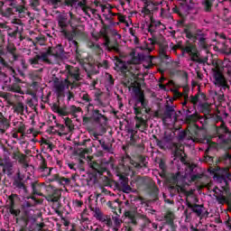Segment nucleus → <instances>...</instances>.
<instances>
[{
  "instance_id": "5701e85b",
  "label": "nucleus",
  "mask_w": 231,
  "mask_h": 231,
  "mask_svg": "<svg viewBox=\"0 0 231 231\" xmlns=\"http://www.w3.org/2000/svg\"><path fill=\"white\" fill-rule=\"evenodd\" d=\"M125 217H128L129 220H131V223H133V225H136V218L134 216V212L133 211H125Z\"/></svg>"
},
{
  "instance_id": "49530a36",
  "label": "nucleus",
  "mask_w": 231,
  "mask_h": 231,
  "mask_svg": "<svg viewBox=\"0 0 231 231\" xmlns=\"http://www.w3.org/2000/svg\"><path fill=\"white\" fill-rule=\"evenodd\" d=\"M200 178H203V175L199 173L191 175V181H197V180H200Z\"/></svg>"
},
{
  "instance_id": "09e8293b",
  "label": "nucleus",
  "mask_w": 231,
  "mask_h": 231,
  "mask_svg": "<svg viewBox=\"0 0 231 231\" xmlns=\"http://www.w3.org/2000/svg\"><path fill=\"white\" fill-rule=\"evenodd\" d=\"M18 162L21 164L26 162V155L20 154V156H18Z\"/></svg>"
},
{
  "instance_id": "1a4fd4ad",
  "label": "nucleus",
  "mask_w": 231,
  "mask_h": 231,
  "mask_svg": "<svg viewBox=\"0 0 231 231\" xmlns=\"http://www.w3.org/2000/svg\"><path fill=\"white\" fill-rule=\"evenodd\" d=\"M186 205L188 208H190L192 212L196 214V216H198V217H201L205 210V208L203 207V205H198V204L192 205V203L189 201H187Z\"/></svg>"
},
{
  "instance_id": "412c9836",
  "label": "nucleus",
  "mask_w": 231,
  "mask_h": 231,
  "mask_svg": "<svg viewBox=\"0 0 231 231\" xmlns=\"http://www.w3.org/2000/svg\"><path fill=\"white\" fill-rule=\"evenodd\" d=\"M81 112H82V108H80L79 106H76L73 105L69 106V115H72V116H77V113H81Z\"/></svg>"
},
{
  "instance_id": "2f4dec72",
  "label": "nucleus",
  "mask_w": 231,
  "mask_h": 231,
  "mask_svg": "<svg viewBox=\"0 0 231 231\" xmlns=\"http://www.w3.org/2000/svg\"><path fill=\"white\" fill-rule=\"evenodd\" d=\"M121 189L123 190V192H125L126 194H129V192H131L132 190L130 186L125 182L121 183Z\"/></svg>"
},
{
  "instance_id": "58836bf2",
  "label": "nucleus",
  "mask_w": 231,
  "mask_h": 231,
  "mask_svg": "<svg viewBox=\"0 0 231 231\" xmlns=\"http://www.w3.org/2000/svg\"><path fill=\"white\" fill-rule=\"evenodd\" d=\"M88 152H89L88 149H79V150H78V154L80 156V158H84V156H86V154H88Z\"/></svg>"
},
{
  "instance_id": "a18cd8bd",
  "label": "nucleus",
  "mask_w": 231,
  "mask_h": 231,
  "mask_svg": "<svg viewBox=\"0 0 231 231\" xmlns=\"http://www.w3.org/2000/svg\"><path fill=\"white\" fill-rule=\"evenodd\" d=\"M7 51L12 55H15V47L14 45H8Z\"/></svg>"
},
{
  "instance_id": "9d476101",
  "label": "nucleus",
  "mask_w": 231,
  "mask_h": 231,
  "mask_svg": "<svg viewBox=\"0 0 231 231\" xmlns=\"http://www.w3.org/2000/svg\"><path fill=\"white\" fill-rule=\"evenodd\" d=\"M99 35H100V37H103V39L105 40L104 45L106 46V50H107L108 51H112V50H113L114 51H116V52L119 51L118 47H116V46H112V47L109 46V37L107 36V32H106L105 29H104V30H101V31L99 32Z\"/></svg>"
},
{
  "instance_id": "f704fd0d",
  "label": "nucleus",
  "mask_w": 231,
  "mask_h": 231,
  "mask_svg": "<svg viewBox=\"0 0 231 231\" xmlns=\"http://www.w3.org/2000/svg\"><path fill=\"white\" fill-rule=\"evenodd\" d=\"M59 181L60 185H70L71 183V180L64 177L60 178Z\"/></svg>"
},
{
  "instance_id": "69168bd1",
  "label": "nucleus",
  "mask_w": 231,
  "mask_h": 231,
  "mask_svg": "<svg viewBox=\"0 0 231 231\" xmlns=\"http://www.w3.org/2000/svg\"><path fill=\"white\" fill-rule=\"evenodd\" d=\"M75 96L73 95V92H69L68 94V100H71Z\"/></svg>"
},
{
  "instance_id": "aec40b11",
  "label": "nucleus",
  "mask_w": 231,
  "mask_h": 231,
  "mask_svg": "<svg viewBox=\"0 0 231 231\" xmlns=\"http://www.w3.org/2000/svg\"><path fill=\"white\" fill-rule=\"evenodd\" d=\"M4 172H8V174H12L14 172V162L7 161L4 165Z\"/></svg>"
},
{
  "instance_id": "ddd939ff",
  "label": "nucleus",
  "mask_w": 231,
  "mask_h": 231,
  "mask_svg": "<svg viewBox=\"0 0 231 231\" xmlns=\"http://www.w3.org/2000/svg\"><path fill=\"white\" fill-rule=\"evenodd\" d=\"M39 171L42 172V176L46 177L51 174V168H48L46 160L42 159L39 166Z\"/></svg>"
},
{
  "instance_id": "37998d69",
  "label": "nucleus",
  "mask_w": 231,
  "mask_h": 231,
  "mask_svg": "<svg viewBox=\"0 0 231 231\" xmlns=\"http://www.w3.org/2000/svg\"><path fill=\"white\" fill-rule=\"evenodd\" d=\"M102 149H104V151H110L111 148L109 147V145L106 144V142L102 141V140H99L98 141Z\"/></svg>"
},
{
  "instance_id": "c85d7f7f",
  "label": "nucleus",
  "mask_w": 231,
  "mask_h": 231,
  "mask_svg": "<svg viewBox=\"0 0 231 231\" xmlns=\"http://www.w3.org/2000/svg\"><path fill=\"white\" fill-rule=\"evenodd\" d=\"M39 60H41V55H36L34 58H31L29 60V63L31 66H32V68H35V66L39 64Z\"/></svg>"
},
{
  "instance_id": "20e7f679",
  "label": "nucleus",
  "mask_w": 231,
  "mask_h": 231,
  "mask_svg": "<svg viewBox=\"0 0 231 231\" xmlns=\"http://www.w3.org/2000/svg\"><path fill=\"white\" fill-rule=\"evenodd\" d=\"M51 85L56 93H62L64 89H68L69 86H71V81H69L68 78L60 79L57 77H53L51 80Z\"/></svg>"
},
{
  "instance_id": "2eb2a0df",
  "label": "nucleus",
  "mask_w": 231,
  "mask_h": 231,
  "mask_svg": "<svg viewBox=\"0 0 231 231\" xmlns=\"http://www.w3.org/2000/svg\"><path fill=\"white\" fill-rule=\"evenodd\" d=\"M164 118H173V120H176L178 118L176 116V111H174V108L172 106H166Z\"/></svg>"
},
{
  "instance_id": "0e129e2a",
  "label": "nucleus",
  "mask_w": 231,
  "mask_h": 231,
  "mask_svg": "<svg viewBox=\"0 0 231 231\" xmlns=\"http://www.w3.org/2000/svg\"><path fill=\"white\" fill-rule=\"evenodd\" d=\"M197 77H198V79H199V80H203V74H201V72L198 71Z\"/></svg>"
},
{
  "instance_id": "e2e57ef3",
  "label": "nucleus",
  "mask_w": 231,
  "mask_h": 231,
  "mask_svg": "<svg viewBox=\"0 0 231 231\" xmlns=\"http://www.w3.org/2000/svg\"><path fill=\"white\" fill-rule=\"evenodd\" d=\"M108 79H109V85L113 86V84H115V82L113 81V77H111V75H108Z\"/></svg>"
},
{
  "instance_id": "0eeeda50",
  "label": "nucleus",
  "mask_w": 231,
  "mask_h": 231,
  "mask_svg": "<svg viewBox=\"0 0 231 231\" xmlns=\"http://www.w3.org/2000/svg\"><path fill=\"white\" fill-rule=\"evenodd\" d=\"M138 60L134 59L133 63L134 64H140V61L143 60V62H146V64H143L144 68H152V59L154 57L152 56H145L142 53L137 54Z\"/></svg>"
},
{
  "instance_id": "774afa93",
  "label": "nucleus",
  "mask_w": 231,
  "mask_h": 231,
  "mask_svg": "<svg viewBox=\"0 0 231 231\" xmlns=\"http://www.w3.org/2000/svg\"><path fill=\"white\" fill-rule=\"evenodd\" d=\"M89 9V7H88V6H85V7H82V11L85 13V14H87V15H88V10Z\"/></svg>"
},
{
  "instance_id": "7c9ffc66",
  "label": "nucleus",
  "mask_w": 231,
  "mask_h": 231,
  "mask_svg": "<svg viewBox=\"0 0 231 231\" xmlns=\"http://www.w3.org/2000/svg\"><path fill=\"white\" fill-rule=\"evenodd\" d=\"M174 213L168 211L164 217L165 220L167 221V223H172V221H174Z\"/></svg>"
},
{
  "instance_id": "7ed1b4c3",
  "label": "nucleus",
  "mask_w": 231,
  "mask_h": 231,
  "mask_svg": "<svg viewBox=\"0 0 231 231\" xmlns=\"http://www.w3.org/2000/svg\"><path fill=\"white\" fill-rule=\"evenodd\" d=\"M213 71V79L215 86L217 88H222V89H230L228 86V81L225 79L223 72H221V69L218 65H216L215 68L212 69Z\"/></svg>"
},
{
  "instance_id": "bb28decb",
  "label": "nucleus",
  "mask_w": 231,
  "mask_h": 231,
  "mask_svg": "<svg viewBox=\"0 0 231 231\" xmlns=\"http://www.w3.org/2000/svg\"><path fill=\"white\" fill-rule=\"evenodd\" d=\"M189 57L190 60L193 62H201V58H199V52H198V50L195 51V53H191Z\"/></svg>"
},
{
  "instance_id": "a878e982",
  "label": "nucleus",
  "mask_w": 231,
  "mask_h": 231,
  "mask_svg": "<svg viewBox=\"0 0 231 231\" xmlns=\"http://www.w3.org/2000/svg\"><path fill=\"white\" fill-rule=\"evenodd\" d=\"M15 113L23 115L24 113V105L23 103H18L14 106Z\"/></svg>"
},
{
  "instance_id": "338daca9",
  "label": "nucleus",
  "mask_w": 231,
  "mask_h": 231,
  "mask_svg": "<svg viewBox=\"0 0 231 231\" xmlns=\"http://www.w3.org/2000/svg\"><path fill=\"white\" fill-rule=\"evenodd\" d=\"M184 214H185V216H186V219H189V218H190V214L189 215V210H185L184 211Z\"/></svg>"
},
{
  "instance_id": "603ef678",
  "label": "nucleus",
  "mask_w": 231,
  "mask_h": 231,
  "mask_svg": "<svg viewBox=\"0 0 231 231\" xmlns=\"http://www.w3.org/2000/svg\"><path fill=\"white\" fill-rule=\"evenodd\" d=\"M6 122H7L6 117H5V116L3 115V113L0 112V124L5 125V124H6Z\"/></svg>"
},
{
  "instance_id": "bf43d9fd",
  "label": "nucleus",
  "mask_w": 231,
  "mask_h": 231,
  "mask_svg": "<svg viewBox=\"0 0 231 231\" xmlns=\"http://www.w3.org/2000/svg\"><path fill=\"white\" fill-rule=\"evenodd\" d=\"M60 109V106H57V105H53V111L54 113H58L59 114V110Z\"/></svg>"
},
{
  "instance_id": "c9c22d12",
  "label": "nucleus",
  "mask_w": 231,
  "mask_h": 231,
  "mask_svg": "<svg viewBox=\"0 0 231 231\" xmlns=\"http://www.w3.org/2000/svg\"><path fill=\"white\" fill-rule=\"evenodd\" d=\"M64 120H65V125L68 127L69 131V132L73 131V125H71V119H69V117H67Z\"/></svg>"
},
{
  "instance_id": "423d86ee",
  "label": "nucleus",
  "mask_w": 231,
  "mask_h": 231,
  "mask_svg": "<svg viewBox=\"0 0 231 231\" xmlns=\"http://www.w3.org/2000/svg\"><path fill=\"white\" fill-rule=\"evenodd\" d=\"M184 33L187 37V39H190L191 41H199L200 44H202V46L205 44V35L201 34V33H198V32H193L192 29L190 28H186L184 29Z\"/></svg>"
},
{
  "instance_id": "3c124183",
  "label": "nucleus",
  "mask_w": 231,
  "mask_h": 231,
  "mask_svg": "<svg viewBox=\"0 0 231 231\" xmlns=\"http://www.w3.org/2000/svg\"><path fill=\"white\" fill-rule=\"evenodd\" d=\"M119 64H120L119 68L121 71H125L127 69V65L125 64V62L120 61Z\"/></svg>"
},
{
  "instance_id": "e433bc0d",
  "label": "nucleus",
  "mask_w": 231,
  "mask_h": 231,
  "mask_svg": "<svg viewBox=\"0 0 231 231\" xmlns=\"http://www.w3.org/2000/svg\"><path fill=\"white\" fill-rule=\"evenodd\" d=\"M9 91H14V93H19L21 91V88L17 85H10Z\"/></svg>"
},
{
  "instance_id": "4c0bfd02",
  "label": "nucleus",
  "mask_w": 231,
  "mask_h": 231,
  "mask_svg": "<svg viewBox=\"0 0 231 231\" xmlns=\"http://www.w3.org/2000/svg\"><path fill=\"white\" fill-rule=\"evenodd\" d=\"M22 170H20L21 172H23V174H24V172H26L28 171V169H30V164H28V162H22Z\"/></svg>"
},
{
  "instance_id": "ea45409f",
  "label": "nucleus",
  "mask_w": 231,
  "mask_h": 231,
  "mask_svg": "<svg viewBox=\"0 0 231 231\" xmlns=\"http://www.w3.org/2000/svg\"><path fill=\"white\" fill-rule=\"evenodd\" d=\"M211 95L213 96V98H216L217 100H223V98L225 97L223 94H220L217 96V91H211Z\"/></svg>"
},
{
  "instance_id": "f257e3e1",
  "label": "nucleus",
  "mask_w": 231,
  "mask_h": 231,
  "mask_svg": "<svg viewBox=\"0 0 231 231\" xmlns=\"http://www.w3.org/2000/svg\"><path fill=\"white\" fill-rule=\"evenodd\" d=\"M69 19L68 20V15L66 14H59L57 17V22L60 33H62L65 39L71 41V39H73V36H71V34H69V32H68L69 24L72 27V33L74 35H79V33L80 32H79V28L73 25L75 22H77V15H75L72 12H69Z\"/></svg>"
},
{
  "instance_id": "5fc2aeb1",
  "label": "nucleus",
  "mask_w": 231,
  "mask_h": 231,
  "mask_svg": "<svg viewBox=\"0 0 231 231\" xmlns=\"http://www.w3.org/2000/svg\"><path fill=\"white\" fill-rule=\"evenodd\" d=\"M87 3H88L87 0H82L81 2H79V3L78 4V5L80 6V8H84V7H86V4H87Z\"/></svg>"
},
{
  "instance_id": "c03bdc74",
  "label": "nucleus",
  "mask_w": 231,
  "mask_h": 231,
  "mask_svg": "<svg viewBox=\"0 0 231 231\" xmlns=\"http://www.w3.org/2000/svg\"><path fill=\"white\" fill-rule=\"evenodd\" d=\"M9 212L13 214V216H19V214H21V210L14 209V207L10 208Z\"/></svg>"
},
{
  "instance_id": "9b49d317",
  "label": "nucleus",
  "mask_w": 231,
  "mask_h": 231,
  "mask_svg": "<svg viewBox=\"0 0 231 231\" xmlns=\"http://www.w3.org/2000/svg\"><path fill=\"white\" fill-rule=\"evenodd\" d=\"M91 211L93 212L94 217H96V219L101 221L102 223H106V221L109 219L107 215H104V213H102V211L98 208H91Z\"/></svg>"
},
{
  "instance_id": "8fccbe9b",
  "label": "nucleus",
  "mask_w": 231,
  "mask_h": 231,
  "mask_svg": "<svg viewBox=\"0 0 231 231\" xmlns=\"http://www.w3.org/2000/svg\"><path fill=\"white\" fill-rule=\"evenodd\" d=\"M77 4V0H65V5L67 6H73V5Z\"/></svg>"
},
{
  "instance_id": "4468645a",
  "label": "nucleus",
  "mask_w": 231,
  "mask_h": 231,
  "mask_svg": "<svg viewBox=\"0 0 231 231\" xmlns=\"http://www.w3.org/2000/svg\"><path fill=\"white\" fill-rule=\"evenodd\" d=\"M201 5L204 12L210 14L212 13V7L214 6V0H202Z\"/></svg>"
},
{
  "instance_id": "dca6fc26",
  "label": "nucleus",
  "mask_w": 231,
  "mask_h": 231,
  "mask_svg": "<svg viewBox=\"0 0 231 231\" xmlns=\"http://www.w3.org/2000/svg\"><path fill=\"white\" fill-rule=\"evenodd\" d=\"M46 199L51 203H57V201L60 199V191L54 190L52 194H50L46 197Z\"/></svg>"
},
{
  "instance_id": "72a5a7b5",
  "label": "nucleus",
  "mask_w": 231,
  "mask_h": 231,
  "mask_svg": "<svg viewBox=\"0 0 231 231\" xmlns=\"http://www.w3.org/2000/svg\"><path fill=\"white\" fill-rule=\"evenodd\" d=\"M216 198H217V201L220 205H225V203H226V197H225L223 195H217Z\"/></svg>"
},
{
  "instance_id": "39448f33",
  "label": "nucleus",
  "mask_w": 231,
  "mask_h": 231,
  "mask_svg": "<svg viewBox=\"0 0 231 231\" xmlns=\"http://www.w3.org/2000/svg\"><path fill=\"white\" fill-rule=\"evenodd\" d=\"M26 178V176L21 171V170L17 171L16 178L14 180L13 185L14 189H17L20 192L26 194L28 189L26 188V184L23 181Z\"/></svg>"
},
{
  "instance_id": "de8ad7c7",
  "label": "nucleus",
  "mask_w": 231,
  "mask_h": 231,
  "mask_svg": "<svg viewBox=\"0 0 231 231\" xmlns=\"http://www.w3.org/2000/svg\"><path fill=\"white\" fill-rule=\"evenodd\" d=\"M149 5H146L145 7H143L142 9V14H144V15H149V14H151V9H149Z\"/></svg>"
},
{
  "instance_id": "f3484780",
  "label": "nucleus",
  "mask_w": 231,
  "mask_h": 231,
  "mask_svg": "<svg viewBox=\"0 0 231 231\" xmlns=\"http://www.w3.org/2000/svg\"><path fill=\"white\" fill-rule=\"evenodd\" d=\"M150 43H145L144 46V50H146V51H148V53H151V51H152V50H154V44H156L157 41H156V37H152L150 39H148Z\"/></svg>"
},
{
  "instance_id": "680f3d73",
  "label": "nucleus",
  "mask_w": 231,
  "mask_h": 231,
  "mask_svg": "<svg viewBox=\"0 0 231 231\" xmlns=\"http://www.w3.org/2000/svg\"><path fill=\"white\" fill-rule=\"evenodd\" d=\"M75 205H76V207H82L83 203L80 200H76Z\"/></svg>"
},
{
  "instance_id": "6ab92c4d",
  "label": "nucleus",
  "mask_w": 231,
  "mask_h": 231,
  "mask_svg": "<svg viewBox=\"0 0 231 231\" xmlns=\"http://www.w3.org/2000/svg\"><path fill=\"white\" fill-rule=\"evenodd\" d=\"M197 50L196 45L191 43L188 44L185 48H182V51L189 53V55H192Z\"/></svg>"
},
{
  "instance_id": "a211bd4d",
  "label": "nucleus",
  "mask_w": 231,
  "mask_h": 231,
  "mask_svg": "<svg viewBox=\"0 0 231 231\" xmlns=\"http://www.w3.org/2000/svg\"><path fill=\"white\" fill-rule=\"evenodd\" d=\"M134 119L136 120L135 127H136L137 129H140V127H142V126L144 127V128L147 127V121L144 120L143 118H142V117L136 116L134 117Z\"/></svg>"
},
{
  "instance_id": "f03ea898",
  "label": "nucleus",
  "mask_w": 231,
  "mask_h": 231,
  "mask_svg": "<svg viewBox=\"0 0 231 231\" xmlns=\"http://www.w3.org/2000/svg\"><path fill=\"white\" fill-rule=\"evenodd\" d=\"M123 82L127 88H133V91L137 97L139 102L141 103V106L143 107H145V97L143 96V92L140 88V85L136 83V76L131 72H128L127 74H125V78Z\"/></svg>"
},
{
  "instance_id": "864d4df0",
  "label": "nucleus",
  "mask_w": 231,
  "mask_h": 231,
  "mask_svg": "<svg viewBox=\"0 0 231 231\" xmlns=\"http://www.w3.org/2000/svg\"><path fill=\"white\" fill-rule=\"evenodd\" d=\"M105 68L106 69H107V67H108V62L107 60H104L102 63H99L98 64V68Z\"/></svg>"
},
{
  "instance_id": "052dcab7",
  "label": "nucleus",
  "mask_w": 231,
  "mask_h": 231,
  "mask_svg": "<svg viewBox=\"0 0 231 231\" xmlns=\"http://www.w3.org/2000/svg\"><path fill=\"white\" fill-rule=\"evenodd\" d=\"M141 113L142 111H140L138 107L134 106V115H136L135 116H138Z\"/></svg>"
},
{
  "instance_id": "cd10ccee",
  "label": "nucleus",
  "mask_w": 231,
  "mask_h": 231,
  "mask_svg": "<svg viewBox=\"0 0 231 231\" xmlns=\"http://www.w3.org/2000/svg\"><path fill=\"white\" fill-rule=\"evenodd\" d=\"M81 99L85 104H88V106H93V104H91V97H89V94H83L81 96Z\"/></svg>"
},
{
  "instance_id": "473e14b6",
  "label": "nucleus",
  "mask_w": 231,
  "mask_h": 231,
  "mask_svg": "<svg viewBox=\"0 0 231 231\" xmlns=\"http://www.w3.org/2000/svg\"><path fill=\"white\" fill-rule=\"evenodd\" d=\"M58 115L60 116H68V115H69V111H68L66 106H63L59 109Z\"/></svg>"
},
{
  "instance_id": "4d7b16f0",
  "label": "nucleus",
  "mask_w": 231,
  "mask_h": 231,
  "mask_svg": "<svg viewBox=\"0 0 231 231\" xmlns=\"http://www.w3.org/2000/svg\"><path fill=\"white\" fill-rule=\"evenodd\" d=\"M0 64H2V66H8V63H6L5 59H3V57L1 56H0Z\"/></svg>"
},
{
  "instance_id": "4be33fe9",
  "label": "nucleus",
  "mask_w": 231,
  "mask_h": 231,
  "mask_svg": "<svg viewBox=\"0 0 231 231\" xmlns=\"http://www.w3.org/2000/svg\"><path fill=\"white\" fill-rule=\"evenodd\" d=\"M93 113V118L96 122H100V119L102 118L103 120H106V116L100 114L99 110H94Z\"/></svg>"
},
{
  "instance_id": "f8f14e48",
  "label": "nucleus",
  "mask_w": 231,
  "mask_h": 231,
  "mask_svg": "<svg viewBox=\"0 0 231 231\" xmlns=\"http://www.w3.org/2000/svg\"><path fill=\"white\" fill-rule=\"evenodd\" d=\"M49 53H51V55H53V57H57V59H60V57L64 55V49L62 48V45L59 44L53 48L50 47Z\"/></svg>"
},
{
  "instance_id": "a19ab883",
  "label": "nucleus",
  "mask_w": 231,
  "mask_h": 231,
  "mask_svg": "<svg viewBox=\"0 0 231 231\" xmlns=\"http://www.w3.org/2000/svg\"><path fill=\"white\" fill-rule=\"evenodd\" d=\"M113 221L116 226H120L122 225V220L120 219L119 216L113 217Z\"/></svg>"
},
{
  "instance_id": "393cba45",
  "label": "nucleus",
  "mask_w": 231,
  "mask_h": 231,
  "mask_svg": "<svg viewBox=\"0 0 231 231\" xmlns=\"http://www.w3.org/2000/svg\"><path fill=\"white\" fill-rule=\"evenodd\" d=\"M50 55H51V52H50V49H48V51L46 52H42L40 56V59H42V60H43V62H47L48 64L51 63V61H50V59H48V57H50Z\"/></svg>"
},
{
  "instance_id": "b1692460",
  "label": "nucleus",
  "mask_w": 231,
  "mask_h": 231,
  "mask_svg": "<svg viewBox=\"0 0 231 231\" xmlns=\"http://www.w3.org/2000/svg\"><path fill=\"white\" fill-rule=\"evenodd\" d=\"M142 163L136 162L134 160L130 161L131 165H134L135 169H142V167H145V158L141 157Z\"/></svg>"
},
{
  "instance_id": "79ce46f5",
  "label": "nucleus",
  "mask_w": 231,
  "mask_h": 231,
  "mask_svg": "<svg viewBox=\"0 0 231 231\" xmlns=\"http://www.w3.org/2000/svg\"><path fill=\"white\" fill-rule=\"evenodd\" d=\"M190 102H191V104H194V105L198 104V102H199V94L192 96L190 97Z\"/></svg>"
},
{
  "instance_id": "6e6552de",
  "label": "nucleus",
  "mask_w": 231,
  "mask_h": 231,
  "mask_svg": "<svg viewBox=\"0 0 231 231\" xmlns=\"http://www.w3.org/2000/svg\"><path fill=\"white\" fill-rule=\"evenodd\" d=\"M66 70L68 71L69 76L77 82L82 79V78H80V69L79 68L67 65Z\"/></svg>"
},
{
  "instance_id": "6e6d98bb",
  "label": "nucleus",
  "mask_w": 231,
  "mask_h": 231,
  "mask_svg": "<svg viewBox=\"0 0 231 231\" xmlns=\"http://www.w3.org/2000/svg\"><path fill=\"white\" fill-rule=\"evenodd\" d=\"M112 33H113V35H116L117 37V39H121L122 38V35H120L118 33V32H116V30H112Z\"/></svg>"
},
{
  "instance_id": "c756f323",
  "label": "nucleus",
  "mask_w": 231,
  "mask_h": 231,
  "mask_svg": "<svg viewBox=\"0 0 231 231\" xmlns=\"http://www.w3.org/2000/svg\"><path fill=\"white\" fill-rule=\"evenodd\" d=\"M95 97L98 106H101V107H106V103H104V101H102V98L100 97H102V92H97L95 94Z\"/></svg>"
},
{
  "instance_id": "13d9d810",
  "label": "nucleus",
  "mask_w": 231,
  "mask_h": 231,
  "mask_svg": "<svg viewBox=\"0 0 231 231\" xmlns=\"http://www.w3.org/2000/svg\"><path fill=\"white\" fill-rule=\"evenodd\" d=\"M186 136L185 132H181L179 134V140H183Z\"/></svg>"
}]
</instances>
